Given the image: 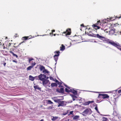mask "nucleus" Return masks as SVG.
<instances>
[{
    "instance_id": "obj_1",
    "label": "nucleus",
    "mask_w": 121,
    "mask_h": 121,
    "mask_svg": "<svg viewBox=\"0 0 121 121\" xmlns=\"http://www.w3.org/2000/svg\"><path fill=\"white\" fill-rule=\"evenodd\" d=\"M101 23L100 20L98 21L96 23L93 25L92 26L96 30L99 29L100 28V27L99 26L101 25Z\"/></svg>"
},
{
    "instance_id": "obj_2",
    "label": "nucleus",
    "mask_w": 121,
    "mask_h": 121,
    "mask_svg": "<svg viewBox=\"0 0 121 121\" xmlns=\"http://www.w3.org/2000/svg\"><path fill=\"white\" fill-rule=\"evenodd\" d=\"M109 97V96L108 95L104 94H99L98 97V99H105L108 98Z\"/></svg>"
},
{
    "instance_id": "obj_3",
    "label": "nucleus",
    "mask_w": 121,
    "mask_h": 121,
    "mask_svg": "<svg viewBox=\"0 0 121 121\" xmlns=\"http://www.w3.org/2000/svg\"><path fill=\"white\" fill-rule=\"evenodd\" d=\"M40 80L42 81V84L44 86H46L47 84H50V83L49 80L45 78H43L42 80Z\"/></svg>"
},
{
    "instance_id": "obj_4",
    "label": "nucleus",
    "mask_w": 121,
    "mask_h": 121,
    "mask_svg": "<svg viewBox=\"0 0 121 121\" xmlns=\"http://www.w3.org/2000/svg\"><path fill=\"white\" fill-rule=\"evenodd\" d=\"M93 36H94V37L98 38L100 39L101 40L104 41L105 40V38L104 37L100 35L99 34H97L96 35L95 34Z\"/></svg>"
},
{
    "instance_id": "obj_5",
    "label": "nucleus",
    "mask_w": 121,
    "mask_h": 121,
    "mask_svg": "<svg viewBox=\"0 0 121 121\" xmlns=\"http://www.w3.org/2000/svg\"><path fill=\"white\" fill-rule=\"evenodd\" d=\"M71 29L70 28L67 29L66 31L63 32L62 33L63 34H65L66 36L67 35H69L71 34Z\"/></svg>"
},
{
    "instance_id": "obj_6",
    "label": "nucleus",
    "mask_w": 121,
    "mask_h": 121,
    "mask_svg": "<svg viewBox=\"0 0 121 121\" xmlns=\"http://www.w3.org/2000/svg\"><path fill=\"white\" fill-rule=\"evenodd\" d=\"M113 115L114 116L112 118V120L113 121H117V120L115 118L117 117L118 115V113L116 111H114L113 114Z\"/></svg>"
},
{
    "instance_id": "obj_7",
    "label": "nucleus",
    "mask_w": 121,
    "mask_h": 121,
    "mask_svg": "<svg viewBox=\"0 0 121 121\" xmlns=\"http://www.w3.org/2000/svg\"><path fill=\"white\" fill-rule=\"evenodd\" d=\"M57 103H58V107H59L60 106H63L64 105V102L63 101H61L60 100H59Z\"/></svg>"
},
{
    "instance_id": "obj_8",
    "label": "nucleus",
    "mask_w": 121,
    "mask_h": 121,
    "mask_svg": "<svg viewBox=\"0 0 121 121\" xmlns=\"http://www.w3.org/2000/svg\"><path fill=\"white\" fill-rule=\"evenodd\" d=\"M113 46L117 47L118 49L121 51V46L119 45V43H115V42L114 43H112Z\"/></svg>"
},
{
    "instance_id": "obj_9",
    "label": "nucleus",
    "mask_w": 121,
    "mask_h": 121,
    "mask_svg": "<svg viewBox=\"0 0 121 121\" xmlns=\"http://www.w3.org/2000/svg\"><path fill=\"white\" fill-rule=\"evenodd\" d=\"M39 80H41L43 78H46V76L44 74H42L41 73L39 75Z\"/></svg>"
},
{
    "instance_id": "obj_10",
    "label": "nucleus",
    "mask_w": 121,
    "mask_h": 121,
    "mask_svg": "<svg viewBox=\"0 0 121 121\" xmlns=\"http://www.w3.org/2000/svg\"><path fill=\"white\" fill-rule=\"evenodd\" d=\"M60 96H58L57 97H54L53 98H52L53 100L54 101L56 102H57L59 100H60V99H59V97Z\"/></svg>"
},
{
    "instance_id": "obj_11",
    "label": "nucleus",
    "mask_w": 121,
    "mask_h": 121,
    "mask_svg": "<svg viewBox=\"0 0 121 121\" xmlns=\"http://www.w3.org/2000/svg\"><path fill=\"white\" fill-rule=\"evenodd\" d=\"M108 31L109 32V34L110 35H112L114 34L115 33V30L112 29L111 30L109 31H107L106 32L107 33H108Z\"/></svg>"
},
{
    "instance_id": "obj_12",
    "label": "nucleus",
    "mask_w": 121,
    "mask_h": 121,
    "mask_svg": "<svg viewBox=\"0 0 121 121\" xmlns=\"http://www.w3.org/2000/svg\"><path fill=\"white\" fill-rule=\"evenodd\" d=\"M104 41H106L107 43H108L112 45H113L112 43H114V42L113 41H110V40L109 39H108L107 40H105H105H104Z\"/></svg>"
},
{
    "instance_id": "obj_13",
    "label": "nucleus",
    "mask_w": 121,
    "mask_h": 121,
    "mask_svg": "<svg viewBox=\"0 0 121 121\" xmlns=\"http://www.w3.org/2000/svg\"><path fill=\"white\" fill-rule=\"evenodd\" d=\"M69 92L72 93L74 95H76L77 94V91L73 89H70L69 90Z\"/></svg>"
},
{
    "instance_id": "obj_14",
    "label": "nucleus",
    "mask_w": 121,
    "mask_h": 121,
    "mask_svg": "<svg viewBox=\"0 0 121 121\" xmlns=\"http://www.w3.org/2000/svg\"><path fill=\"white\" fill-rule=\"evenodd\" d=\"M32 38V37L30 36H25L23 37L22 38V39L24 40H26L28 39H29Z\"/></svg>"
},
{
    "instance_id": "obj_15",
    "label": "nucleus",
    "mask_w": 121,
    "mask_h": 121,
    "mask_svg": "<svg viewBox=\"0 0 121 121\" xmlns=\"http://www.w3.org/2000/svg\"><path fill=\"white\" fill-rule=\"evenodd\" d=\"M92 31H89V32H87V35L89 36L92 37H94V36H93L94 35H95V34L93 33L92 32Z\"/></svg>"
},
{
    "instance_id": "obj_16",
    "label": "nucleus",
    "mask_w": 121,
    "mask_h": 121,
    "mask_svg": "<svg viewBox=\"0 0 121 121\" xmlns=\"http://www.w3.org/2000/svg\"><path fill=\"white\" fill-rule=\"evenodd\" d=\"M65 49V46L63 44H62L60 48V51H63Z\"/></svg>"
},
{
    "instance_id": "obj_17",
    "label": "nucleus",
    "mask_w": 121,
    "mask_h": 121,
    "mask_svg": "<svg viewBox=\"0 0 121 121\" xmlns=\"http://www.w3.org/2000/svg\"><path fill=\"white\" fill-rule=\"evenodd\" d=\"M57 91L59 93H64V89L63 88H60L59 91H58V89H57Z\"/></svg>"
},
{
    "instance_id": "obj_18",
    "label": "nucleus",
    "mask_w": 121,
    "mask_h": 121,
    "mask_svg": "<svg viewBox=\"0 0 121 121\" xmlns=\"http://www.w3.org/2000/svg\"><path fill=\"white\" fill-rule=\"evenodd\" d=\"M34 87L35 89H36L39 90H41V88L39 87V86L38 85H35L34 86Z\"/></svg>"
},
{
    "instance_id": "obj_19",
    "label": "nucleus",
    "mask_w": 121,
    "mask_h": 121,
    "mask_svg": "<svg viewBox=\"0 0 121 121\" xmlns=\"http://www.w3.org/2000/svg\"><path fill=\"white\" fill-rule=\"evenodd\" d=\"M29 79L30 80L33 81L34 80L35 78L31 75H30L29 76Z\"/></svg>"
},
{
    "instance_id": "obj_20",
    "label": "nucleus",
    "mask_w": 121,
    "mask_h": 121,
    "mask_svg": "<svg viewBox=\"0 0 121 121\" xmlns=\"http://www.w3.org/2000/svg\"><path fill=\"white\" fill-rule=\"evenodd\" d=\"M89 112V110L88 109H86L83 112V113H84L85 114H87Z\"/></svg>"
},
{
    "instance_id": "obj_21",
    "label": "nucleus",
    "mask_w": 121,
    "mask_h": 121,
    "mask_svg": "<svg viewBox=\"0 0 121 121\" xmlns=\"http://www.w3.org/2000/svg\"><path fill=\"white\" fill-rule=\"evenodd\" d=\"M51 86L52 87L57 86V83H52L51 84Z\"/></svg>"
},
{
    "instance_id": "obj_22",
    "label": "nucleus",
    "mask_w": 121,
    "mask_h": 121,
    "mask_svg": "<svg viewBox=\"0 0 121 121\" xmlns=\"http://www.w3.org/2000/svg\"><path fill=\"white\" fill-rule=\"evenodd\" d=\"M79 117V116L78 115H76L73 118L74 120H76L78 119Z\"/></svg>"
},
{
    "instance_id": "obj_23",
    "label": "nucleus",
    "mask_w": 121,
    "mask_h": 121,
    "mask_svg": "<svg viewBox=\"0 0 121 121\" xmlns=\"http://www.w3.org/2000/svg\"><path fill=\"white\" fill-rule=\"evenodd\" d=\"M56 83L57 84L60 85L58 86L59 87H63V86L61 85L62 84L61 82H59V81H58Z\"/></svg>"
},
{
    "instance_id": "obj_24",
    "label": "nucleus",
    "mask_w": 121,
    "mask_h": 121,
    "mask_svg": "<svg viewBox=\"0 0 121 121\" xmlns=\"http://www.w3.org/2000/svg\"><path fill=\"white\" fill-rule=\"evenodd\" d=\"M58 117H53V118L51 120L52 121H54L57 119Z\"/></svg>"
},
{
    "instance_id": "obj_25",
    "label": "nucleus",
    "mask_w": 121,
    "mask_h": 121,
    "mask_svg": "<svg viewBox=\"0 0 121 121\" xmlns=\"http://www.w3.org/2000/svg\"><path fill=\"white\" fill-rule=\"evenodd\" d=\"M54 53H56L57 54H55V56H59L60 54H59L60 53V52L59 51H56Z\"/></svg>"
},
{
    "instance_id": "obj_26",
    "label": "nucleus",
    "mask_w": 121,
    "mask_h": 121,
    "mask_svg": "<svg viewBox=\"0 0 121 121\" xmlns=\"http://www.w3.org/2000/svg\"><path fill=\"white\" fill-rule=\"evenodd\" d=\"M94 102L93 101H88L86 102L85 103V104H86V105H89L90 104L93 103Z\"/></svg>"
},
{
    "instance_id": "obj_27",
    "label": "nucleus",
    "mask_w": 121,
    "mask_h": 121,
    "mask_svg": "<svg viewBox=\"0 0 121 121\" xmlns=\"http://www.w3.org/2000/svg\"><path fill=\"white\" fill-rule=\"evenodd\" d=\"M40 67L39 68V69L41 71H42L43 70H44V69H45L44 67L43 66L40 65Z\"/></svg>"
},
{
    "instance_id": "obj_28",
    "label": "nucleus",
    "mask_w": 121,
    "mask_h": 121,
    "mask_svg": "<svg viewBox=\"0 0 121 121\" xmlns=\"http://www.w3.org/2000/svg\"><path fill=\"white\" fill-rule=\"evenodd\" d=\"M71 95L72 97L73 100L74 101L75 100V99L77 98L75 95Z\"/></svg>"
},
{
    "instance_id": "obj_29",
    "label": "nucleus",
    "mask_w": 121,
    "mask_h": 121,
    "mask_svg": "<svg viewBox=\"0 0 121 121\" xmlns=\"http://www.w3.org/2000/svg\"><path fill=\"white\" fill-rule=\"evenodd\" d=\"M33 68V67L31 66H30L28 67L27 68V70H30L31 69Z\"/></svg>"
},
{
    "instance_id": "obj_30",
    "label": "nucleus",
    "mask_w": 121,
    "mask_h": 121,
    "mask_svg": "<svg viewBox=\"0 0 121 121\" xmlns=\"http://www.w3.org/2000/svg\"><path fill=\"white\" fill-rule=\"evenodd\" d=\"M43 73L44 74H45L46 73H49V72L48 71L46 70L45 69L43 70Z\"/></svg>"
},
{
    "instance_id": "obj_31",
    "label": "nucleus",
    "mask_w": 121,
    "mask_h": 121,
    "mask_svg": "<svg viewBox=\"0 0 121 121\" xmlns=\"http://www.w3.org/2000/svg\"><path fill=\"white\" fill-rule=\"evenodd\" d=\"M58 56H55V55H54V58L55 60L56 61L58 59Z\"/></svg>"
},
{
    "instance_id": "obj_32",
    "label": "nucleus",
    "mask_w": 121,
    "mask_h": 121,
    "mask_svg": "<svg viewBox=\"0 0 121 121\" xmlns=\"http://www.w3.org/2000/svg\"><path fill=\"white\" fill-rule=\"evenodd\" d=\"M34 59L33 58H29L28 60H29V63H30V62L32 60H33Z\"/></svg>"
},
{
    "instance_id": "obj_33",
    "label": "nucleus",
    "mask_w": 121,
    "mask_h": 121,
    "mask_svg": "<svg viewBox=\"0 0 121 121\" xmlns=\"http://www.w3.org/2000/svg\"><path fill=\"white\" fill-rule=\"evenodd\" d=\"M36 64L35 62H33L31 63V66H32L33 67L35 65H36Z\"/></svg>"
},
{
    "instance_id": "obj_34",
    "label": "nucleus",
    "mask_w": 121,
    "mask_h": 121,
    "mask_svg": "<svg viewBox=\"0 0 121 121\" xmlns=\"http://www.w3.org/2000/svg\"><path fill=\"white\" fill-rule=\"evenodd\" d=\"M48 104H53V103L50 100H48Z\"/></svg>"
},
{
    "instance_id": "obj_35",
    "label": "nucleus",
    "mask_w": 121,
    "mask_h": 121,
    "mask_svg": "<svg viewBox=\"0 0 121 121\" xmlns=\"http://www.w3.org/2000/svg\"><path fill=\"white\" fill-rule=\"evenodd\" d=\"M39 75L38 76H35L34 78L36 80H39Z\"/></svg>"
},
{
    "instance_id": "obj_36",
    "label": "nucleus",
    "mask_w": 121,
    "mask_h": 121,
    "mask_svg": "<svg viewBox=\"0 0 121 121\" xmlns=\"http://www.w3.org/2000/svg\"><path fill=\"white\" fill-rule=\"evenodd\" d=\"M95 109L97 111V112L98 113H99V111L98 110L97 107V106H96L95 107Z\"/></svg>"
},
{
    "instance_id": "obj_37",
    "label": "nucleus",
    "mask_w": 121,
    "mask_h": 121,
    "mask_svg": "<svg viewBox=\"0 0 121 121\" xmlns=\"http://www.w3.org/2000/svg\"><path fill=\"white\" fill-rule=\"evenodd\" d=\"M65 91L66 92H69V90L68 89L66 88L65 89Z\"/></svg>"
},
{
    "instance_id": "obj_38",
    "label": "nucleus",
    "mask_w": 121,
    "mask_h": 121,
    "mask_svg": "<svg viewBox=\"0 0 121 121\" xmlns=\"http://www.w3.org/2000/svg\"><path fill=\"white\" fill-rule=\"evenodd\" d=\"M49 78L50 80H53L54 79H53V77H52L50 76L49 77Z\"/></svg>"
},
{
    "instance_id": "obj_39",
    "label": "nucleus",
    "mask_w": 121,
    "mask_h": 121,
    "mask_svg": "<svg viewBox=\"0 0 121 121\" xmlns=\"http://www.w3.org/2000/svg\"><path fill=\"white\" fill-rule=\"evenodd\" d=\"M9 52H10V53H11L12 54V55H13L14 54V53L13 52H12V51H10Z\"/></svg>"
},
{
    "instance_id": "obj_40",
    "label": "nucleus",
    "mask_w": 121,
    "mask_h": 121,
    "mask_svg": "<svg viewBox=\"0 0 121 121\" xmlns=\"http://www.w3.org/2000/svg\"><path fill=\"white\" fill-rule=\"evenodd\" d=\"M73 111H71L69 112V114H73Z\"/></svg>"
},
{
    "instance_id": "obj_41",
    "label": "nucleus",
    "mask_w": 121,
    "mask_h": 121,
    "mask_svg": "<svg viewBox=\"0 0 121 121\" xmlns=\"http://www.w3.org/2000/svg\"><path fill=\"white\" fill-rule=\"evenodd\" d=\"M13 56H15L17 58L18 57V56H17V55H16V54H14L13 55Z\"/></svg>"
},
{
    "instance_id": "obj_42",
    "label": "nucleus",
    "mask_w": 121,
    "mask_h": 121,
    "mask_svg": "<svg viewBox=\"0 0 121 121\" xmlns=\"http://www.w3.org/2000/svg\"><path fill=\"white\" fill-rule=\"evenodd\" d=\"M53 81H54L56 82V83H57V82H58V80H57L56 79H55V80L54 79Z\"/></svg>"
},
{
    "instance_id": "obj_43",
    "label": "nucleus",
    "mask_w": 121,
    "mask_h": 121,
    "mask_svg": "<svg viewBox=\"0 0 121 121\" xmlns=\"http://www.w3.org/2000/svg\"><path fill=\"white\" fill-rule=\"evenodd\" d=\"M13 62H15L16 63H17V61L15 60H13Z\"/></svg>"
},
{
    "instance_id": "obj_44",
    "label": "nucleus",
    "mask_w": 121,
    "mask_h": 121,
    "mask_svg": "<svg viewBox=\"0 0 121 121\" xmlns=\"http://www.w3.org/2000/svg\"><path fill=\"white\" fill-rule=\"evenodd\" d=\"M4 67L5 66V65L6 64V63L4 62V63H3Z\"/></svg>"
},
{
    "instance_id": "obj_45",
    "label": "nucleus",
    "mask_w": 121,
    "mask_h": 121,
    "mask_svg": "<svg viewBox=\"0 0 121 121\" xmlns=\"http://www.w3.org/2000/svg\"><path fill=\"white\" fill-rule=\"evenodd\" d=\"M118 92L119 93H121V89L119 90L118 91Z\"/></svg>"
},
{
    "instance_id": "obj_46",
    "label": "nucleus",
    "mask_w": 121,
    "mask_h": 121,
    "mask_svg": "<svg viewBox=\"0 0 121 121\" xmlns=\"http://www.w3.org/2000/svg\"><path fill=\"white\" fill-rule=\"evenodd\" d=\"M81 26H82L83 27H84V26L83 25V24H82L81 25Z\"/></svg>"
},
{
    "instance_id": "obj_47",
    "label": "nucleus",
    "mask_w": 121,
    "mask_h": 121,
    "mask_svg": "<svg viewBox=\"0 0 121 121\" xmlns=\"http://www.w3.org/2000/svg\"><path fill=\"white\" fill-rule=\"evenodd\" d=\"M23 42H21V43H20L17 46V47H18V46H19V45H21V43H23Z\"/></svg>"
},
{
    "instance_id": "obj_48",
    "label": "nucleus",
    "mask_w": 121,
    "mask_h": 121,
    "mask_svg": "<svg viewBox=\"0 0 121 121\" xmlns=\"http://www.w3.org/2000/svg\"><path fill=\"white\" fill-rule=\"evenodd\" d=\"M55 31V30H52V32H54Z\"/></svg>"
},
{
    "instance_id": "obj_49",
    "label": "nucleus",
    "mask_w": 121,
    "mask_h": 121,
    "mask_svg": "<svg viewBox=\"0 0 121 121\" xmlns=\"http://www.w3.org/2000/svg\"><path fill=\"white\" fill-rule=\"evenodd\" d=\"M46 78V79H48L49 78V77H48L46 76V78Z\"/></svg>"
},
{
    "instance_id": "obj_50",
    "label": "nucleus",
    "mask_w": 121,
    "mask_h": 121,
    "mask_svg": "<svg viewBox=\"0 0 121 121\" xmlns=\"http://www.w3.org/2000/svg\"><path fill=\"white\" fill-rule=\"evenodd\" d=\"M39 121H44V120L43 119H42V120Z\"/></svg>"
},
{
    "instance_id": "obj_51",
    "label": "nucleus",
    "mask_w": 121,
    "mask_h": 121,
    "mask_svg": "<svg viewBox=\"0 0 121 121\" xmlns=\"http://www.w3.org/2000/svg\"><path fill=\"white\" fill-rule=\"evenodd\" d=\"M107 30V29H105L104 30L105 31H106V30Z\"/></svg>"
},
{
    "instance_id": "obj_52",
    "label": "nucleus",
    "mask_w": 121,
    "mask_h": 121,
    "mask_svg": "<svg viewBox=\"0 0 121 121\" xmlns=\"http://www.w3.org/2000/svg\"><path fill=\"white\" fill-rule=\"evenodd\" d=\"M121 17H118V18H120Z\"/></svg>"
},
{
    "instance_id": "obj_53",
    "label": "nucleus",
    "mask_w": 121,
    "mask_h": 121,
    "mask_svg": "<svg viewBox=\"0 0 121 121\" xmlns=\"http://www.w3.org/2000/svg\"><path fill=\"white\" fill-rule=\"evenodd\" d=\"M54 36H55V34H54Z\"/></svg>"
},
{
    "instance_id": "obj_54",
    "label": "nucleus",
    "mask_w": 121,
    "mask_h": 121,
    "mask_svg": "<svg viewBox=\"0 0 121 121\" xmlns=\"http://www.w3.org/2000/svg\"><path fill=\"white\" fill-rule=\"evenodd\" d=\"M120 33H121V31L120 32Z\"/></svg>"
},
{
    "instance_id": "obj_55",
    "label": "nucleus",
    "mask_w": 121,
    "mask_h": 121,
    "mask_svg": "<svg viewBox=\"0 0 121 121\" xmlns=\"http://www.w3.org/2000/svg\"><path fill=\"white\" fill-rule=\"evenodd\" d=\"M68 88H69V89H70V88L69 87H68Z\"/></svg>"
},
{
    "instance_id": "obj_56",
    "label": "nucleus",
    "mask_w": 121,
    "mask_h": 121,
    "mask_svg": "<svg viewBox=\"0 0 121 121\" xmlns=\"http://www.w3.org/2000/svg\"><path fill=\"white\" fill-rule=\"evenodd\" d=\"M51 109L52 108V107H51V108H50Z\"/></svg>"
},
{
    "instance_id": "obj_57",
    "label": "nucleus",
    "mask_w": 121,
    "mask_h": 121,
    "mask_svg": "<svg viewBox=\"0 0 121 121\" xmlns=\"http://www.w3.org/2000/svg\"><path fill=\"white\" fill-rule=\"evenodd\" d=\"M15 48L16 47L15 46H14Z\"/></svg>"
}]
</instances>
